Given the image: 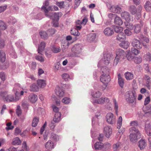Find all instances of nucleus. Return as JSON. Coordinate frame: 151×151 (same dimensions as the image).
I'll return each mask as SVG.
<instances>
[{
  "mask_svg": "<svg viewBox=\"0 0 151 151\" xmlns=\"http://www.w3.org/2000/svg\"><path fill=\"white\" fill-rule=\"evenodd\" d=\"M104 32L105 35L107 36H111L114 33V31L111 28L107 27L104 29Z\"/></svg>",
  "mask_w": 151,
  "mask_h": 151,
  "instance_id": "nucleus-21",
  "label": "nucleus"
},
{
  "mask_svg": "<svg viewBox=\"0 0 151 151\" xmlns=\"http://www.w3.org/2000/svg\"><path fill=\"white\" fill-rule=\"evenodd\" d=\"M45 15L48 17L52 19L53 21H58L59 17H61L62 14L61 12L55 13L51 12L45 14Z\"/></svg>",
  "mask_w": 151,
  "mask_h": 151,
  "instance_id": "nucleus-7",
  "label": "nucleus"
},
{
  "mask_svg": "<svg viewBox=\"0 0 151 151\" xmlns=\"http://www.w3.org/2000/svg\"><path fill=\"white\" fill-rule=\"evenodd\" d=\"M146 145V142L144 140L141 139L139 142V146L141 150L144 149Z\"/></svg>",
  "mask_w": 151,
  "mask_h": 151,
  "instance_id": "nucleus-24",
  "label": "nucleus"
},
{
  "mask_svg": "<svg viewBox=\"0 0 151 151\" xmlns=\"http://www.w3.org/2000/svg\"><path fill=\"white\" fill-rule=\"evenodd\" d=\"M136 94L134 90L129 91L126 93V99L129 103H133L135 101Z\"/></svg>",
  "mask_w": 151,
  "mask_h": 151,
  "instance_id": "nucleus-4",
  "label": "nucleus"
},
{
  "mask_svg": "<svg viewBox=\"0 0 151 151\" xmlns=\"http://www.w3.org/2000/svg\"><path fill=\"white\" fill-rule=\"evenodd\" d=\"M144 58L147 60L151 61V54L149 52L147 53L144 55Z\"/></svg>",
  "mask_w": 151,
  "mask_h": 151,
  "instance_id": "nucleus-55",
  "label": "nucleus"
},
{
  "mask_svg": "<svg viewBox=\"0 0 151 151\" xmlns=\"http://www.w3.org/2000/svg\"><path fill=\"white\" fill-rule=\"evenodd\" d=\"M103 65H100L101 66L98 67H100V68L101 67H102L101 68V72L103 73L102 75L109 74V70L107 67L104 66Z\"/></svg>",
  "mask_w": 151,
  "mask_h": 151,
  "instance_id": "nucleus-23",
  "label": "nucleus"
},
{
  "mask_svg": "<svg viewBox=\"0 0 151 151\" xmlns=\"http://www.w3.org/2000/svg\"><path fill=\"white\" fill-rule=\"evenodd\" d=\"M7 127H6V129L7 130L12 129L14 127L12 125V123L11 122H8L6 124Z\"/></svg>",
  "mask_w": 151,
  "mask_h": 151,
  "instance_id": "nucleus-57",
  "label": "nucleus"
},
{
  "mask_svg": "<svg viewBox=\"0 0 151 151\" xmlns=\"http://www.w3.org/2000/svg\"><path fill=\"white\" fill-rule=\"evenodd\" d=\"M65 2L62 1L61 2H56V5L58 6L60 8H63V5Z\"/></svg>",
  "mask_w": 151,
  "mask_h": 151,
  "instance_id": "nucleus-63",
  "label": "nucleus"
},
{
  "mask_svg": "<svg viewBox=\"0 0 151 151\" xmlns=\"http://www.w3.org/2000/svg\"><path fill=\"white\" fill-rule=\"evenodd\" d=\"M7 151H19V150L18 147H12L8 149Z\"/></svg>",
  "mask_w": 151,
  "mask_h": 151,
  "instance_id": "nucleus-64",
  "label": "nucleus"
},
{
  "mask_svg": "<svg viewBox=\"0 0 151 151\" xmlns=\"http://www.w3.org/2000/svg\"><path fill=\"white\" fill-rule=\"evenodd\" d=\"M122 118L121 116L119 117L117 121V128L119 129L120 128L122 125Z\"/></svg>",
  "mask_w": 151,
  "mask_h": 151,
  "instance_id": "nucleus-46",
  "label": "nucleus"
},
{
  "mask_svg": "<svg viewBox=\"0 0 151 151\" xmlns=\"http://www.w3.org/2000/svg\"><path fill=\"white\" fill-rule=\"evenodd\" d=\"M141 30V27L139 24H136L134 25V32L137 34L139 33Z\"/></svg>",
  "mask_w": 151,
  "mask_h": 151,
  "instance_id": "nucleus-35",
  "label": "nucleus"
},
{
  "mask_svg": "<svg viewBox=\"0 0 151 151\" xmlns=\"http://www.w3.org/2000/svg\"><path fill=\"white\" fill-rule=\"evenodd\" d=\"M35 58L37 60L41 62H43L44 61V58L41 56L36 55L35 56Z\"/></svg>",
  "mask_w": 151,
  "mask_h": 151,
  "instance_id": "nucleus-62",
  "label": "nucleus"
},
{
  "mask_svg": "<svg viewBox=\"0 0 151 151\" xmlns=\"http://www.w3.org/2000/svg\"><path fill=\"white\" fill-rule=\"evenodd\" d=\"M122 143L120 142H118L114 144L112 146V148L114 151H118L123 147Z\"/></svg>",
  "mask_w": 151,
  "mask_h": 151,
  "instance_id": "nucleus-14",
  "label": "nucleus"
},
{
  "mask_svg": "<svg viewBox=\"0 0 151 151\" xmlns=\"http://www.w3.org/2000/svg\"><path fill=\"white\" fill-rule=\"evenodd\" d=\"M40 35L41 38L44 39H46L48 37L47 34L45 31H40Z\"/></svg>",
  "mask_w": 151,
  "mask_h": 151,
  "instance_id": "nucleus-45",
  "label": "nucleus"
},
{
  "mask_svg": "<svg viewBox=\"0 0 151 151\" xmlns=\"http://www.w3.org/2000/svg\"><path fill=\"white\" fill-rule=\"evenodd\" d=\"M0 61L2 62H4L5 60V54L2 50L0 51Z\"/></svg>",
  "mask_w": 151,
  "mask_h": 151,
  "instance_id": "nucleus-40",
  "label": "nucleus"
},
{
  "mask_svg": "<svg viewBox=\"0 0 151 151\" xmlns=\"http://www.w3.org/2000/svg\"><path fill=\"white\" fill-rule=\"evenodd\" d=\"M130 125L132 127H134L136 130H138L136 128L138 125V123L137 121H134L131 122L130 123Z\"/></svg>",
  "mask_w": 151,
  "mask_h": 151,
  "instance_id": "nucleus-51",
  "label": "nucleus"
},
{
  "mask_svg": "<svg viewBox=\"0 0 151 151\" xmlns=\"http://www.w3.org/2000/svg\"><path fill=\"white\" fill-rule=\"evenodd\" d=\"M49 10L51 11H57L58 10V8L56 6H49L48 7Z\"/></svg>",
  "mask_w": 151,
  "mask_h": 151,
  "instance_id": "nucleus-60",
  "label": "nucleus"
},
{
  "mask_svg": "<svg viewBox=\"0 0 151 151\" xmlns=\"http://www.w3.org/2000/svg\"><path fill=\"white\" fill-rule=\"evenodd\" d=\"M113 103L114 105V108L115 110V112L116 114H117L119 106L118 104L115 99H113Z\"/></svg>",
  "mask_w": 151,
  "mask_h": 151,
  "instance_id": "nucleus-47",
  "label": "nucleus"
},
{
  "mask_svg": "<svg viewBox=\"0 0 151 151\" xmlns=\"http://www.w3.org/2000/svg\"><path fill=\"white\" fill-rule=\"evenodd\" d=\"M132 45L133 47L139 49H141L142 47V44L137 39H134L133 40Z\"/></svg>",
  "mask_w": 151,
  "mask_h": 151,
  "instance_id": "nucleus-15",
  "label": "nucleus"
},
{
  "mask_svg": "<svg viewBox=\"0 0 151 151\" xmlns=\"http://www.w3.org/2000/svg\"><path fill=\"white\" fill-rule=\"evenodd\" d=\"M37 84L39 87L41 88H44L46 85L45 81L42 79H39L37 81Z\"/></svg>",
  "mask_w": 151,
  "mask_h": 151,
  "instance_id": "nucleus-28",
  "label": "nucleus"
},
{
  "mask_svg": "<svg viewBox=\"0 0 151 151\" xmlns=\"http://www.w3.org/2000/svg\"><path fill=\"white\" fill-rule=\"evenodd\" d=\"M126 57L128 60L129 61H131L133 57L132 55L130 50L127 51V54Z\"/></svg>",
  "mask_w": 151,
  "mask_h": 151,
  "instance_id": "nucleus-58",
  "label": "nucleus"
},
{
  "mask_svg": "<svg viewBox=\"0 0 151 151\" xmlns=\"http://www.w3.org/2000/svg\"><path fill=\"white\" fill-rule=\"evenodd\" d=\"M50 138L54 141H57L59 139L58 137L56 134L52 133L51 134Z\"/></svg>",
  "mask_w": 151,
  "mask_h": 151,
  "instance_id": "nucleus-54",
  "label": "nucleus"
},
{
  "mask_svg": "<svg viewBox=\"0 0 151 151\" xmlns=\"http://www.w3.org/2000/svg\"><path fill=\"white\" fill-rule=\"evenodd\" d=\"M15 89V88H14L13 89V91H16L15 99L13 95L11 94L6 95L7 92L6 91L1 92L0 93V95L3 98L4 101H5L7 102H10L18 100H19V97L18 96L19 93L18 91H16V89Z\"/></svg>",
  "mask_w": 151,
  "mask_h": 151,
  "instance_id": "nucleus-1",
  "label": "nucleus"
},
{
  "mask_svg": "<svg viewBox=\"0 0 151 151\" xmlns=\"http://www.w3.org/2000/svg\"><path fill=\"white\" fill-rule=\"evenodd\" d=\"M62 77L65 81H67L70 79V76L68 74L65 73L62 75Z\"/></svg>",
  "mask_w": 151,
  "mask_h": 151,
  "instance_id": "nucleus-53",
  "label": "nucleus"
},
{
  "mask_svg": "<svg viewBox=\"0 0 151 151\" xmlns=\"http://www.w3.org/2000/svg\"><path fill=\"white\" fill-rule=\"evenodd\" d=\"M144 79L145 81V86L148 89L151 88V80L150 78L148 76L145 75L144 77Z\"/></svg>",
  "mask_w": 151,
  "mask_h": 151,
  "instance_id": "nucleus-17",
  "label": "nucleus"
},
{
  "mask_svg": "<svg viewBox=\"0 0 151 151\" xmlns=\"http://www.w3.org/2000/svg\"><path fill=\"white\" fill-rule=\"evenodd\" d=\"M109 100L108 98H103V97H101L99 99L94 100L92 101L94 104L95 103H96L101 104H103L104 102L109 103Z\"/></svg>",
  "mask_w": 151,
  "mask_h": 151,
  "instance_id": "nucleus-10",
  "label": "nucleus"
},
{
  "mask_svg": "<svg viewBox=\"0 0 151 151\" xmlns=\"http://www.w3.org/2000/svg\"><path fill=\"white\" fill-rule=\"evenodd\" d=\"M124 75L127 80H130L133 79L134 77L133 74L131 73L127 72L125 73Z\"/></svg>",
  "mask_w": 151,
  "mask_h": 151,
  "instance_id": "nucleus-33",
  "label": "nucleus"
},
{
  "mask_svg": "<svg viewBox=\"0 0 151 151\" xmlns=\"http://www.w3.org/2000/svg\"><path fill=\"white\" fill-rule=\"evenodd\" d=\"M87 21V18L85 17L83 20L81 21L80 20H78L76 22V27L78 30L80 29L81 28V24L85 25L86 24Z\"/></svg>",
  "mask_w": 151,
  "mask_h": 151,
  "instance_id": "nucleus-13",
  "label": "nucleus"
},
{
  "mask_svg": "<svg viewBox=\"0 0 151 151\" xmlns=\"http://www.w3.org/2000/svg\"><path fill=\"white\" fill-rule=\"evenodd\" d=\"M48 5V1H46L44 4L43 6L42 7V9L44 10L45 13V14L46 13H48L47 12L49 11L48 8L47 9H46L47 6Z\"/></svg>",
  "mask_w": 151,
  "mask_h": 151,
  "instance_id": "nucleus-37",
  "label": "nucleus"
},
{
  "mask_svg": "<svg viewBox=\"0 0 151 151\" xmlns=\"http://www.w3.org/2000/svg\"><path fill=\"white\" fill-rule=\"evenodd\" d=\"M12 144L14 145H19V138L18 137H16L13 139Z\"/></svg>",
  "mask_w": 151,
  "mask_h": 151,
  "instance_id": "nucleus-56",
  "label": "nucleus"
},
{
  "mask_svg": "<svg viewBox=\"0 0 151 151\" xmlns=\"http://www.w3.org/2000/svg\"><path fill=\"white\" fill-rule=\"evenodd\" d=\"M70 101L71 100L70 98L66 97L62 99V102L65 104H68L70 103Z\"/></svg>",
  "mask_w": 151,
  "mask_h": 151,
  "instance_id": "nucleus-52",
  "label": "nucleus"
},
{
  "mask_svg": "<svg viewBox=\"0 0 151 151\" xmlns=\"http://www.w3.org/2000/svg\"><path fill=\"white\" fill-rule=\"evenodd\" d=\"M122 17L125 19L127 22L130 21V16L129 14L127 12H122L121 14Z\"/></svg>",
  "mask_w": 151,
  "mask_h": 151,
  "instance_id": "nucleus-16",
  "label": "nucleus"
},
{
  "mask_svg": "<svg viewBox=\"0 0 151 151\" xmlns=\"http://www.w3.org/2000/svg\"><path fill=\"white\" fill-rule=\"evenodd\" d=\"M7 28L6 24L3 21L0 20V30H4Z\"/></svg>",
  "mask_w": 151,
  "mask_h": 151,
  "instance_id": "nucleus-38",
  "label": "nucleus"
},
{
  "mask_svg": "<svg viewBox=\"0 0 151 151\" xmlns=\"http://www.w3.org/2000/svg\"><path fill=\"white\" fill-rule=\"evenodd\" d=\"M61 114L60 112L55 113L53 118V121L55 123L59 122L61 119Z\"/></svg>",
  "mask_w": 151,
  "mask_h": 151,
  "instance_id": "nucleus-25",
  "label": "nucleus"
},
{
  "mask_svg": "<svg viewBox=\"0 0 151 151\" xmlns=\"http://www.w3.org/2000/svg\"><path fill=\"white\" fill-rule=\"evenodd\" d=\"M111 59V55L109 54H104V58L99 62L98 66H101V65H108L110 62Z\"/></svg>",
  "mask_w": 151,
  "mask_h": 151,
  "instance_id": "nucleus-6",
  "label": "nucleus"
},
{
  "mask_svg": "<svg viewBox=\"0 0 151 151\" xmlns=\"http://www.w3.org/2000/svg\"><path fill=\"white\" fill-rule=\"evenodd\" d=\"M76 29L73 28L71 30V33L73 35L79 36L80 34L78 32V29L76 28Z\"/></svg>",
  "mask_w": 151,
  "mask_h": 151,
  "instance_id": "nucleus-43",
  "label": "nucleus"
},
{
  "mask_svg": "<svg viewBox=\"0 0 151 151\" xmlns=\"http://www.w3.org/2000/svg\"><path fill=\"white\" fill-rule=\"evenodd\" d=\"M114 30L116 32L119 33L122 32L123 30V28L121 27L116 26L114 27Z\"/></svg>",
  "mask_w": 151,
  "mask_h": 151,
  "instance_id": "nucleus-44",
  "label": "nucleus"
},
{
  "mask_svg": "<svg viewBox=\"0 0 151 151\" xmlns=\"http://www.w3.org/2000/svg\"><path fill=\"white\" fill-rule=\"evenodd\" d=\"M39 120V119L35 117L33 119L32 123V127H35L37 126Z\"/></svg>",
  "mask_w": 151,
  "mask_h": 151,
  "instance_id": "nucleus-50",
  "label": "nucleus"
},
{
  "mask_svg": "<svg viewBox=\"0 0 151 151\" xmlns=\"http://www.w3.org/2000/svg\"><path fill=\"white\" fill-rule=\"evenodd\" d=\"M45 44L44 42H41L40 45L38 47V53L42 54L41 52L45 48Z\"/></svg>",
  "mask_w": 151,
  "mask_h": 151,
  "instance_id": "nucleus-29",
  "label": "nucleus"
},
{
  "mask_svg": "<svg viewBox=\"0 0 151 151\" xmlns=\"http://www.w3.org/2000/svg\"><path fill=\"white\" fill-rule=\"evenodd\" d=\"M129 45V42L127 41H122L120 44V47L125 49H127Z\"/></svg>",
  "mask_w": 151,
  "mask_h": 151,
  "instance_id": "nucleus-36",
  "label": "nucleus"
},
{
  "mask_svg": "<svg viewBox=\"0 0 151 151\" xmlns=\"http://www.w3.org/2000/svg\"><path fill=\"white\" fill-rule=\"evenodd\" d=\"M114 23L116 24L121 25L123 24V22L121 18L117 16L114 19Z\"/></svg>",
  "mask_w": 151,
  "mask_h": 151,
  "instance_id": "nucleus-32",
  "label": "nucleus"
},
{
  "mask_svg": "<svg viewBox=\"0 0 151 151\" xmlns=\"http://www.w3.org/2000/svg\"><path fill=\"white\" fill-rule=\"evenodd\" d=\"M142 9L141 5H139L137 8L135 6L132 5L129 6V11L132 15L136 14L137 16H140L141 14V12Z\"/></svg>",
  "mask_w": 151,
  "mask_h": 151,
  "instance_id": "nucleus-5",
  "label": "nucleus"
},
{
  "mask_svg": "<svg viewBox=\"0 0 151 151\" xmlns=\"http://www.w3.org/2000/svg\"><path fill=\"white\" fill-rule=\"evenodd\" d=\"M118 83L120 86L123 88L124 85V81L123 79L122 78L121 75L120 74L118 75Z\"/></svg>",
  "mask_w": 151,
  "mask_h": 151,
  "instance_id": "nucleus-34",
  "label": "nucleus"
},
{
  "mask_svg": "<svg viewBox=\"0 0 151 151\" xmlns=\"http://www.w3.org/2000/svg\"><path fill=\"white\" fill-rule=\"evenodd\" d=\"M131 50L132 52L135 55H138L139 53V50L135 48L132 47Z\"/></svg>",
  "mask_w": 151,
  "mask_h": 151,
  "instance_id": "nucleus-61",
  "label": "nucleus"
},
{
  "mask_svg": "<svg viewBox=\"0 0 151 151\" xmlns=\"http://www.w3.org/2000/svg\"><path fill=\"white\" fill-rule=\"evenodd\" d=\"M28 99L31 103H34L37 101V96L34 94H31L29 96Z\"/></svg>",
  "mask_w": 151,
  "mask_h": 151,
  "instance_id": "nucleus-20",
  "label": "nucleus"
},
{
  "mask_svg": "<svg viewBox=\"0 0 151 151\" xmlns=\"http://www.w3.org/2000/svg\"><path fill=\"white\" fill-rule=\"evenodd\" d=\"M104 132L107 137H109L112 134L111 128L108 126L105 127L104 128Z\"/></svg>",
  "mask_w": 151,
  "mask_h": 151,
  "instance_id": "nucleus-11",
  "label": "nucleus"
},
{
  "mask_svg": "<svg viewBox=\"0 0 151 151\" xmlns=\"http://www.w3.org/2000/svg\"><path fill=\"white\" fill-rule=\"evenodd\" d=\"M55 92L56 94L59 97H63L64 95V92L62 88L58 86L55 88Z\"/></svg>",
  "mask_w": 151,
  "mask_h": 151,
  "instance_id": "nucleus-12",
  "label": "nucleus"
},
{
  "mask_svg": "<svg viewBox=\"0 0 151 151\" xmlns=\"http://www.w3.org/2000/svg\"><path fill=\"white\" fill-rule=\"evenodd\" d=\"M134 63L136 64L140 63L142 60V58L140 56L136 57L134 58Z\"/></svg>",
  "mask_w": 151,
  "mask_h": 151,
  "instance_id": "nucleus-48",
  "label": "nucleus"
},
{
  "mask_svg": "<svg viewBox=\"0 0 151 151\" xmlns=\"http://www.w3.org/2000/svg\"><path fill=\"white\" fill-rule=\"evenodd\" d=\"M30 90L33 91H39V87L35 84L34 83L31 86Z\"/></svg>",
  "mask_w": 151,
  "mask_h": 151,
  "instance_id": "nucleus-41",
  "label": "nucleus"
},
{
  "mask_svg": "<svg viewBox=\"0 0 151 151\" xmlns=\"http://www.w3.org/2000/svg\"><path fill=\"white\" fill-rule=\"evenodd\" d=\"M45 146L47 150H52L54 148V145L53 142L50 140L45 144Z\"/></svg>",
  "mask_w": 151,
  "mask_h": 151,
  "instance_id": "nucleus-19",
  "label": "nucleus"
},
{
  "mask_svg": "<svg viewBox=\"0 0 151 151\" xmlns=\"http://www.w3.org/2000/svg\"><path fill=\"white\" fill-rule=\"evenodd\" d=\"M130 134L129 136L130 141L133 142L137 141L138 138L141 137L140 133L138 130H136L134 127H131L129 130Z\"/></svg>",
  "mask_w": 151,
  "mask_h": 151,
  "instance_id": "nucleus-2",
  "label": "nucleus"
},
{
  "mask_svg": "<svg viewBox=\"0 0 151 151\" xmlns=\"http://www.w3.org/2000/svg\"><path fill=\"white\" fill-rule=\"evenodd\" d=\"M111 11L114 13H119L121 11V8L118 6H112L110 8Z\"/></svg>",
  "mask_w": 151,
  "mask_h": 151,
  "instance_id": "nucleus-18",
  "label": "nucleus"
},
{
  "mask_svg": "<svg viewBox=\"0 0 151 151\" xmlns=\"http://www.w3.org/2000/svg\"><path fill=\"white\" fill-rule=\"evenodd\" d=\"M101 93L99 91H94L91 93L92 96L94 98H97L99 97Z\"/></svg>",
  "mask_w": 151,
  "mask_h": 151,
  "instance_id": "nucleus-39",
  "label": "nucleus"
},
{
  "mask_svg": "<svg viewBox=\"0 0 151 151\" xmlns=\"http://www.w3.org/2000/svg\"><path fill=\"white\" fill-rule=\"evenodd\" d=\"M124 131L125 129L124 128H122L121 129L118 131V132L117 133L116 135V137L117 140L119 139Z\"/></svg>",
  "mask_w": 151,
  "mask_h": 151,
  "instance_id": "nucleus-31",
  "label": "nucleus"
},
{
  "mask_svg": "<svg viewBox=\"0 0 151 151\" xmlns=\"http://www.w3.org/2000/svg\"><path fill=\"white\" fill-rule=\"evenodd\" d=\"M100 80L101 82L105 85L106 87L107 84L110 81V76L109 74L102 75L100 77Z\"/></svg>",
  "mask_w": 151,
  "mask_h": 151,
  "instance_id": "nucleus-9",
  "label": "nucleus"
},
{
  "mask_svg": "<svg viewBox=\"0 0 151 151\" xmlns=\"http://www.w3.org/2000/svg\"><path fill=\"white\" fill-rule=\"evenodd\" d=\"M144 7L147 12H151V3L149 1H146L144 5Z\"/></svg>",
  "mask_w": 151,
  "mask_h": 151,
  "instance_id": "nucleus-30",
  "label": "nucleus"
},
{
  "mask_svg": "<svg viewBox=\"0 0 151 151\" xmlns=\"http://www.w3.org/2000/svg\"><path fill=\"white\" fill-rule=\"evenodd\" d=\"M115 52L116 56L113 63V65L114 66H116L117 65L121 59H124L126 55L125 52L120 48L117 49Z\"/></svg>",
  "mask_w": 151,
  "mask_h": 151,
  "instance_id": "nucleus-3",
  "label": "nucleus"
},
{
  "mask_svg": "<svg viewBox=\"0 0 151 151\" xmlns=\"http://www.w3.org/2000/svg\"><path fill=\"white\" fill-rule=\"evenodd\" d=\"M103 144L100 142H96L94 145L95 149L97 150H100L103 148Z\"/></svg>",
  "mask_w": 151,
  "mask_h": 151,
  "instance_id": "nucleus-27",
  "label": "nucleus"
},
{
  "mask_svg": "<svg viewBox=\"0 0 151 151\" xmlns=\"http://www.w3.org/2000/svg\"><path fill=\"white\" fill-rule=\"evenodd\" d=\"M145 130L147 134H151V125L149 122H146L145 124Z\"/></svg>",
  "mask_w": 151,
  "mask_h": 151,
  "instance_id": "nucleus-22",
  "label": "nucleus"
},
{
  "mask_svg": "<svg viewBox=\"0 0 151 151\" xmlns=\"http://www.w3.org/2000/svg\"><path fill=\"white\" fill-rule=\"evenodd\" d=\"M61 50V49L60 47H56L54 46L52 48V51L55 53H58L60 52Z\"/></svg>",
  "mask_w": 151,
  "mask_h": 151,
  "instance_id": "nucleus-59",
  "label": "nucleus"
},
{
  "mask_svg": "<svg viewBox=\"0 0 151 151\" xmlns=\"http://www.w3.org/2000/svg\"><path fill=\"white\" fill-rule=\"evenodd\" d=\"M116 39L120 42L124 41L125 40V36L124 33L120 32L116 36Z\"/></svg>",
  "mask_w": 151,
  "mask_h": 151,
  "instance_id": "nucleus-26",
  "label": "nucleus"
},
{
  "mask_svg": "<svg viewBox=\"0 0 151 151\" xmlns=\"http://www.w3.org/2000/svg\"><path fill=\"white\" fill-rule=\"evenodd\" d=\"M96 35L95 33H91L88 36V39L90 41H93L96 38Z\"/></svg>",
  "mask_w": 151,
  "mask_h": 151,
  "instance_id": "nucleus-42",
  "label": "nucleus"
},
{
  "mask_svg": "<svg viewBox=\"0 0 151 151\" xmlns=\"http://www.w3.org/2000/svg\"><path fill=\"white\" fill-rule=\"evenodd\" d=\"M106 119L107 122L110 124H113L116 122V119L113 114L111 112L108 113L106 116Z\"/></svg>",
  "mask_w": 151,
  "mask_h": 151,
  "instance_id": "nucleus-8",
  "label": "nucleus"
},
{
  "mask_svg": "<svg viewBox=\"0 0 151 151\" xmlns=\"http://www.w3.org/2000/svg\"><path fill=\"white\" fill-rule=\"evenodd\" d=\"M124 24L126 27L128 29L132 30L134 28L133 25L131 23H129V22H125Z\"/></svg>",
  "mask_w": 151,
  "mask_h": 151,
  "instance_id": "nucleus-49",
  "label": "nucleus"
}]
</instances>
